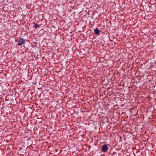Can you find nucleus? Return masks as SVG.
<instances>
[{
	"instance_id": "obj_1",
	"label": "nucleus",
	"mask_w": 156,
	"mask_h": 156,
	"mask_svg": "<svg viewBox=\"0 0 156 156\" xmlns=\"http://www.w3.org/2000/svg\"><path fill=\"white\" fill-rule=\"evenodd\" d=\"M16 40L15 41L16 43L15 44L16 45H22V44H23L25 43V41L26 40Z\"/></svg>"
},
{
	"instance_id": "obj_2",
	"label": "nucleus",
	"mask_w": 156,
	"mask_h": 156,
	"mask_svg": "<svg viewBox=\"0 0 156 156\" xmlns=\"http://www.w3.org/2000/svg\"><path fill=\"white\" fill-rule=\"evenodd\" d=\"M108 150V148L107 144H105L102 146L101 150L103 152H106Z\"/></svg>"
},
{
	"instance_id": "obj_3",
	"label": "nucleus",
	"mask_w": 156,
	"mask_h": 156,
	"mask_svg": "<svg viewBox=\"0 0 156 156\" xmlns=\"http://www.w3.org/2000/svg\"><path fill=\"white\" fill-rule=\"evenodd\" d=\"M94 32L97 34H99L101 32L98 29L96 28L94 30Z\"/></svg>"
},
{
	"instance_id": "obj_4",
	"label": "nucleus",
	"mask_w": 156,
	"mask_h": 156,
	"mask_svg": "<svg viewBox=\"0 0 156 156\" xmlns=\"http://www.w3.org/2000/svg\"><path fill=\"white\" fill-rule=\"evenodd\" d=\"M119 153L116 152H113L112 156H118L119 155Z\"/></svg>"
},
{
	"instance_id": "obj_5",
	"label": "nucleus",
	"mask_w": 156,
	"mask_h": 156,
	"mask_svg": "<svg viewBox=\"0 0 156 156\" xmlns=\"http://www.w3.org/2000/svg\"><path fill=\"white\" fill-rule=\"evenodd\" d=\"M81 40H76V42L78 43L81 44V43H82V44L83 43L84 41H81Z\"/></svg>"
},
{
	"instance_id": "obj_6",
	"label": "nucleus",
	"mask_w": 156,
	"mask_h": 156,
	"mask_svg": "<svg viewBox=\"0 0 156 156\" xmlns=\"http://www.w3.org/2000/svg\"><path fill=\"white\" fill-rule=\"evenodd\" d=\"M39 27V25H38L36 23H34L33 26V27L36 28Z\"/></svg>"
},
{
	"instance_id": "obj_7",
	"label": "nucleus",
	"mask_w": 156,
	"mask_h": 156,
	"mask_svg": "<svg viewBox=\"0 0 156 156\" xmlns=\"http://www.w3.org/2000/svg\"><path fill=\"white\" fill-rule=\"evenodd\" d=\"M152 41L153 42V44H154L155 45L156 44V40H152Z\"/></svg>"
},
{
	"instance_id": "obj_8",
	"label": "nucleus",
	"mask_w": 156,
	"mask_h": 156,
	"mask_svg": "<svg viewBox=\"0 0 156 156\" xmlns=\"http://www.w3.org/2000/svg\"><path fill=\"white\" fill-rule=\"evenodd\" d=\"M101 44H103L104 42V40H102V41H101Z\"/></svg>"
},
{
	"instance_id": "obj_9",
	"label": "nucleus",
	"mask_w": 156,
	"mask_h": 156,
	"mask_svg": "<svg viewBox=\"0 0 156 156\" xmlns=\"http://www.w3.org/2000/svg\"><path fill=\"white\" fill-rule=\"evenodd\" d=\"M113 40H112L110 39V41H113Z\"/></svg>"
},
{
	"instance_id": "obj_10",
	"label": "nucleus",
	"mask_w": 156,
	"mask_h": 156,
	"mask_svg": "<svg viewBox=\"0 0 156 156\" xmlns=\"http://www.w3.org/2000/svg\"><path fill=\"white\" fill-rule=\"evenodd\" d=\"M94 42H99V41H94Z\"/></svg>"
},
{
	"instance_id": "obj_11",
	"label": "nucleus",
	"mask_w": 156,
	"mask_h": 156,
	"mask_svg": "<svg viewBox=\"0 0 156 156\" xmlns=\"http://www.w3.org/2000/svg\"><path fill=\"white\" fill-rule=\"evenodd\" d=\"M20 155L21 156H24L23 155Z\"/></svg>"
},
{
	"instance_id": "obj_12",
	"label": "nucleus",
	"mask_w": 156,
	"mask_h": 156,
	"mask_svg": "<svg viewBox=\"0 0 156 156\" xmlns=\"http://www.w3.org/2000/svg\"><path fill=\"white\" fill-rule=\"evenodd\" d=\"M20 39H23V38H20Z\"/></svg>"
}]
</instances>
